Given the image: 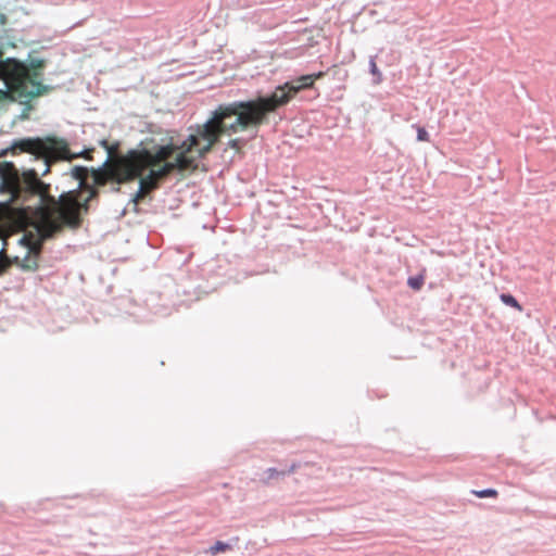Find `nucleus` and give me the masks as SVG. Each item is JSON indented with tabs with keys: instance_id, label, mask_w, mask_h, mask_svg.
<instances>
[{
	"instance_id": "obj_1",
	"label": "nucleus",
	"mask_w": 556,
	"mask_h": 556,
	"mask_svg": "<svg viewBox=\"0 0 556 556\" xmlns=\"http://www.w3.org/2000/svg\"><path fill=\"white\" fill-rule=\"evenodd\" d=\"M263 124L251 101H235L218 105L211 117L203 124L188 128V137L180 143H168L170 159L176 154L174 162L182 160L184 170L197 168V162L212 151L223 135L236 134L251 126Z\"/></svg>"
},
{
	"instance_id": "obj_2",
	"label": "nucleus",
	"mask_w": 556,
	"mask_h": 556,
	"mask_svg": "<svg viewBox=\"0 0 556 556\" xmlns=\"http://www.w3.org/2000/svg\"><path fill=\"white\" fill-rule=\"evenodd\" d=\"M98 190L84 184L80 192L62 193L58 199L50 198L51 205L38 206L30 216L41 240L53 238L64 227L77 229L83 224L81 213H88L89 202L98 198Z\"/></svg>"
},
{
	"instance_id": "obj_3",
	"label": "nucleus",
	"mask_w": 556,
	"mask_h": 556,
	"mask_svg": "<svg viewBox=\"0 0 556 556\" xmlns=\"http://www.w3.org/2000/svg\"><path fill=\"white\" fill-rule=\"evenodd\" d=\"M43 66L45 61L37 60L31 63V70H29L23 62L15 59L3 60V53L0 50V78L4 80L12 98L26 105L23 117H27V111L33 109L30 105L33 99L47 94L53 89L37 80L41 76L40 70Z\"/></svg>"
},
{
	"instance_id": "obj_4",
	"label": "nucleus",
	"mask_w": 556,
	"mask_h": 556,
	"mask_svg": "<svg viewBox=\"0 0 556 556\" xmlns=\"http://www.w3.org/2000/svg\"><path fill=\"white\" fill-rule=\"evenodd\" d=\"M170 153V147H155L153 151L130 150L126 155L105 164L104 168L93 170V181L98 186H105L109 181L124 184L134 180L148 167L159 166Z\"/></svg>"
},
{
	"instance_id": "obj_5",
	"label": "nucleus",
	"mask_w": 556,
	"mask_h": 556,
	"mask_svg": "<svg viewBox=\"0 0 556 556\" xmlns=\"http://www.w3.org/2000/svg\"><path fill=\"white\" fill-rule=\"evenodd\" d=\"M13 148L43 159L47 165L43 174L49 172L50 165L54 162L61 160L72 161L77 157L91 159V153L93 152V149H91L86 152L71 153L66 140L53 136L21 139L13 144Z\"/></svg>"
},
{
	"instance_id": "obj_6",
	"label": "nucleus",
	"mask_w": 556,
	"mask_h": 556,
	"mask_svg": "<svg viewBox=\"0 0 556 556\" xmlns=\"http://www.w3.org/2000/svg\"><path fill=\"white\" fill-rule=\"evenodd\" d=\"M324 72L317 74L304 75L294 81L286 83L279 86L269 97H260L251 100L262 123H264L268 113L275 112L278 108L286 105L299 91L312 88L315 80L321 78Z\"/></svg>"
},
{
	"instance_id": "obj_7",
	"label": "nucleus",
	"mask_w": 556,
	"mask_h": 556,
	"mask_svg": "<svg viewBox=\"0 0 556 556\" xmlns=\"http://www.w3.org/2000/svg\"><path fill=\"white\" fill-rule=\"evenodd\" d=\"M11 192L15 199L22 198L23 193L39 195V206L51 205L49 199L53 198L49 194V186L39 179L38 174L34 169L25 172L22 178L18 177V182H16V187Z\"/></svg>"
},
{
	"instance_id": "obj_8",
	"label": "nucleus",
	"mask_w": 556,
	"mask_h": 556,
	"mask_svg": "<svg viewBox=\"0 0 556 556\" xmlns=\"http://www.w3.org/2000/svg\"><path fill=\"white\" fill-rule=\"evenodd\" d=\"M159 165H161L157 169H151L150 173L142 177L139 181V189L135 195V201L138 202L142 200L149 192L157 188V182L160 179L166 177L174 170L184 172L185 163L182 160L178 162L162 161ZM152 166L151 168H153Z\"/></svg>"
},
{
	"instance_id": "obj_9",
	"label": "nucleus",
	"mask_w": 556,
	"mask_h": 556,
	"mask_svg": "<svg viewBox=\"0 0 556 556\" xmlns=\"http://www.w3.org/2000/svg\"><path fill=\"white\" fill-rule=\"evenodd\" d=\"M0 176L10 191L16 187V182H18V174L12 163L4 162L0 164Z\"/></svg>"
},
{
	"instance_id": "obj_10",
	"label": "nucleus",
	"mask_w": 556,
	"mask_h": 556,
	"mask_svg": "<svg viewBox=\"0 0 556 556\" xmlns=\"http://www.w3.org/2000/svg\"><path fill=\"white\" fill-rule=\"evenodd\" d=\"M298 464L293 463L288 470H277L276 468H268L265 471V478L263 479V482L265 484H268L271 480H276L279 478L285 477L287 473H293L298 469Z\"/></svg>"
},
{
	"instance_id": "obj_11",
	"label": "nucleus",
	"mask_w": 556,
	"mask_h": 556,
	"mask_svg": "<svg viewBox=\"0 0 556 556\" xmlns=\"http://www.w3.org/2000/svg\"><path fill=\"white\" fill-rule=\"evenodd\" d=\"M500 299L505 305H508V306L517 309L518 312L522 311V306L511 294L503 293L500 295Z\"/></svg>"
},
{
	"instance_id": "obj_12",
	"label": "nucleus",
	"mask_w": 556,
	"mask_h": 556,
	"mask_svg": "<svg viewBox=\"0 0 556 556\" xmlns=\"http://www.w3.org/2000/svg\"><path fill=\"white\" fill-rule=\"evenodd\" d=\"M231 548V546L227 543H224L222 541H217L214 545H212L210 548H208V553L212 555V556H215L219 553H224L226 551H229Z\"/></svg>"
},
{
	"instance_id": "obj_13",
	"label": "nucleus",
	"mask_w": 556,
	"mask_h": 556,
	"mask_svg": "<svg viewBox=\"0 0 556 556\" xmlns=\"http://www.w3.org/2000/svg\"><path fill=\"white\" fill-rule=\"evenodd\" d=\"M369 65H370V73L376 77L375 83L380 84L382 81V74L379 71V68L377 67L375 58H370Z\"/></svg>"
},
{
	"instance_id": "obj_14",
	"label": "nucleus",
	"mask_w": 556,
	"mask_h": 556,
	"mask_svg": "<svg viewBox=\"0 0 556 556\" xmlns=\"http://www.w3.org/2000/svg\"><path fill=\"white\" fill-rule=\"evenodd\" d=\"M407 285L414 290H420L421 287L424 286V277L422 276L409 277L407 280Z\"/></svg>"
},
{
	"instance_id": "obj_15",
	"label": "nucleus",
	"mask_w": 556,
	"mask_h": 556,
	"mask_svg": "<svg viewBox=\"0 0 556 556\" xmlns=\"http://www.w3.org/2000/svg\"><path fill=\"white\" fill-rule=\"evenodd\" d=\"M473 494L480 498L484 497H496L498 495L497 491L494 489H485L482 491H473Z\"/></svg>"
},
{
	"instance_id": "obj_16",
	"label": "nucleus",
	"mask_w": 556,
	"mask_h": 556,
	"mask_svg": "<svg viewBox=\"0 0 556 556\" xmlns=\"http://www.w3.org/2000/svg\"><path fill=\"white\" fill-rule=\"evenodd\" d=\"M417 129V140L428 142L430 140L428 131L420 126L414 125Z\"/></svg>"
},
{
	"instance_id": "obj_17",
	"label": "nucleus",
	"mask_w": 556,
	"mask_h": 556,
	"mask_svg": "<svg viewBox=\"0 0 556 556\" xmlns=\"http://www.w3.org/2000/svg\"><path fill=\"white\" fill-rule=\"evenodd\" d=\"M74 176H75L77 179H79V180L84 181V180L86 179V177H87V169H86V168H84V167H75V169H74Z\"/></svg>"
},
{
	"instance_id": "obj_18",
	"label": "nucleus",
	"mask_w": 556,
	"mask_h": 556,
	"mask_svg": "<svg viewBox=\"0 0 556 556\" xmlns=\"http://www.w3.org/2000/svg\"><path fill=\"white\" fill-rule=\"evenodd\" d=\"M9 264L4 248L0 250V271Z\"/></svg>"
},
{
	"instance_id": "obj_19",
	"label": "nucleus",
	"mask_w": 556,
	"mask_h": 556,
	"mask_svg": "<svg viewBox=\"0 0 556 556\" xmlns=\"http://www.w3.org/2000/svg\"><path fill=\"white\" fill-rule=\"evenodd\" d=\"M239 139H231L229 142H228V146L231 148V149H236V150H239L240 149V146H239Z\"/></svg>"
},
{
	"instance_id": "obj_20",
	"label": "nucleus",
	"mask_w": 556,
	"mask_h": 556,
	"mask_svg": "<svg viewBox=\"0 0 556 556\" xmlns=\"http://www.w3.org/2000/svg\"><path fill=\"white\" fill-rule=\"evenodd\" d=\"M7 17L0 13V29L4 26Z\"/></svg>"
},
{
	"instance_id": "obj_21",
	"label": "nucleus",
	"mask_w": 556,
	"mask_h": 556,
	"mask_svg": "<svg viewBox=\"0 0 556 556\" xmlns=\"http://www.w3.org/2000/svg\"><path fill=\"white\" fill-rule=\"evenodd\" d=\"M4 155V152L0 153V156Z\"/></svg>"
}]
</instances>
